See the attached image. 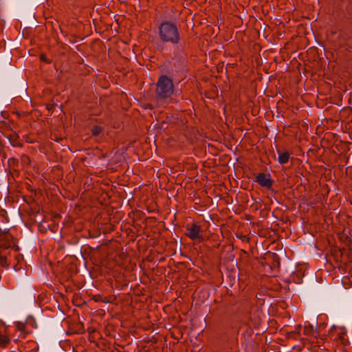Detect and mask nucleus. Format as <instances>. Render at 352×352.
Instances as JSON below:
<instances>
[{
	"instance_id": "f257e3e1",
	"label": "nucleus",
	"mask_w": 352,
	"mask_h": 352,
	"mask_svg": "<svg viewBox=\"0 0 352 352\" xmlns=\"http://www.w3.org/2000/svg\"><path fill=\"white\" fill-rule=\"evenodd\" d=\"M158 35L163 43L178 45L181 41L179 26L171 21L162 22L158 27Z\"/></svg>"
},
{
	"instance_id": "f03ea898",
	"label": "nucleus",
	"mask_w": 352,
	"mask_h": 352,
	"mask_svg": "<svg viewBox=\"0 0 352 352\" xmlns=\"http://www.w3.org/2000/svg\"><path fill=\"white\" fill-rule=\"evenodd\" d=\"M174 93V85L170 78L166 75L160 76L156 83V97L157 100L171 98Z\"/></svg>"
},
{
	"instance_id": "7ed1b4c3",
	"label": "nucleus",
	"mask_w": 352,
	"mask_h": 352,
	"mask_svg": "<svg viewBox=\"0 0 352 352\" xmlns=\"http://www.w3.org/2000/svg\"><path fill=\"white\" fill-rule=\"evenodd\" d=\"M14 242L12 235L8 232L0 233V250H8L14 248Z\"/></svg>"
},
{
	"instance_id": "20e7f679",
	"label": "nucleus",
	"mask_w": 352,
	"mask_h": 352,
	"mask_svg": "<svg viewBox=\"0 0 352 352\" xmlns=\"http://www.w3.org/2000/svg\"><path fill=\"white\" fill-rule=\"evenodd\" d=\"M186 235L192 240L197 239L202 241L203 237L201 232V227L197 224L192 223V225H187L186 226Z\"/></svg>"
},
{
	"instance_id": "39448f33",
	"label": "nucleus",
	"mask_w": 352,
	"mask_h": 352,
	"mask_svg": "<svg viewBox=\"0 0 352 352\" xmlns=\"http://www.w3.org/2000/svg\"><path fill=\"white\" fill-rule=\"evenodd\" d=\"M256 182L263 187L271 188L273 184V181L270 175H266L263 173H258L256 176Z\"/></svg>"
},
{
	"instance_id": "423d86ee",
	"label": "nucleus",
	"mask_w": 352,
	"mask_h": 352,
	"mask_svg": "<svg viewBox=\"0 0 352 352\" xmlns=\"http://www.w3.org/2000/svg\"><path fill=\"white\" fill-rule=\"evenodd\" d=\"M8 256H10L9 250H0V265L2 267L8 268L10 265L11 260L8 258Z\"/></svg>"
},
{
	"instance_id": "0eeeda50",
	"label": "nucleus",
	"mask_w": 352,
	"mask_h": 352,
	"mask_svg": "<svg viewBox=\"0 0 352 352\" xmlns=\"http://www.w3.org/2000/svg\"><path fill=\"white\" fill-rule=\"evenodd\" d=\"M10 342V338L6 333V329L0 326V347L5 348Z\"/></svg>"
},
{
	"instance_id": "6e6552de",
	"label": "nucleus",
	"mask_w": 352,
	"mask_h": 352,
	"mask_svg": "<svg viewBox=\"0 0 352 352\" xmlns=\"http://www.w3.org/2000/svg\"><path fill=\"white\" fill-rule=\"evenodd\" d=\"M9 141L10 144L15 147L22 146V143L19 140V135L16 133H13L9 135Z\"/></svg>"
},
{
	"instance_id": "1a4fd4ad",
	"label": "nucleus",
	"mask_w": 352,
	"mask_h": 352,
	"mask_svg": "<svg viewBox=\"0 0 352 352\" xmlns=\"http://www.w3.org/2000/svg\"><path fill=\"white\" fill-rule=\"evenodd\" d=\"M289 153L287 151L280 153L278 157V161L280 164H286L289 161Z\"/></svg>"
},
{
	"instance_id": "9d476101",
	"label": "nucleus",
	"mask_w": 352,
	"mask_h": 352,
	"mask_svg": "<svg viewBox=\"0 0 352 352\" xmlns=\"http://www.w3.org/2000/svg\"><path fill=\"white\" fill-rule=\"evenodd\" d=\"M302 327L300 325L296 327L294 331H292L289 333H288V338H293L294 339H298V337L300 336Z\"/></svg>"
},
{
	"instance_id": "9b49d317",
	"label": "nucleus",
	"mask_w": 352,
	"mask_h": 352,
	"mask_svg": "<svg viewBox=\"0 0 352 352\" xmlns=\"http://www.w3.org/2000/svg\"><path fill=\"white\" fill-rule=\"evenodd\" d=\"M314 329L313 326L308 324V325H305L303 327V334L304 335L310 336V335L314 334Z\"/></svg>"
},
{
	"instance_id": "f8f14e48",
	"label": "nucleus",
	"mask_w": 352,
	"mask_h": 352,
	"mask_svg": "<svg viewBox=\"0 0 352 352\" xmlns=\"http://www.w3.org/2000/svg\"><path fill=\"white\" fill-rule=\"evenodd\" d=\"M102 131V129L101 126H94L91 129V133L94 136H98L99 135Z\"/></svg>"
},
{
	"instance_id": "ddd939ff",
	"label": "nucleus",
	"mask_w": 352,
	"mask_h": 352,
	"mask_svg": "<svg viewBox=\"0 0 352 352\" xmlns=\"http://www.w3.org/2000/svg\"><path fill=\"white\" fill-rule=\"evenodd\" d=\"M14 258H15L17 263H20L23 259V255L18 254V253H16Z\"/></svg>"
},
{
	"instance_id": "4468645a",
	"label": "nucleus",
	"mask_w": 352,
	"mask_h": 352,
	"mask_svg": "<svg viewBox=\"0 0 352 352\" xmlns=\"http://www.w3.org/2000/svg\"><path fill=\"white\" fill-rule=\"evenodd\" d=\"M100 296H98V298L97 296H96L94 300L95 301H96V302L102 301V302H107V301H106L104 299H100Z\"/></svg>"
},
{
	"instance_id": "2eb2a0df",
	"label": "nucleus",
	"mask_w": 352,
	"mask_h": 352,
	"mask_svg": "<svg viewBox=\"0 0 352 352\" xmlns=\"http://www.w3.org/2000/svg\"><path fill=\"white\" fill-rule=\"evenodd\" d=\"M14 270H18V269H19L20 267H19L17 266V264H16V265H14Z\"/></svg>"
},
{
	"instance_id": "dca6fc26",
	"label": "nucleus",
	"mask_w": 352,
	"mask_h": 352,
	"mask_svg": "<svg viewBox=\"0 0 352 352\" xmlns=\"http://www.w3.org/2000/svg\"><path fill=\"white\" fill-rule=\"evenodd\" d=\"M24 157H25V159H27V160H29V159H28V156H25Z\"/></svg>"
}]
</instances>
